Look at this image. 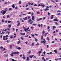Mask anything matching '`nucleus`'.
<instances>
[{"mask_svg":"<svg viewBox=\"0 0 61 61\" xmlns=\"http://www.w3.org/2000/svg\"><path fill=\"white\" fill-rule=\"evenodd\" d=\"M7 11H8L6 9H5V10H4H4H2L1 11V14H2L3 15H4L6 13V12H7ZM3 11V12H2Z\"/></svg>","mask_w":61,"mask_h":61,"instance_id":"1","label":"nucleus"},{"mask_svg":"<svg viewBox=\"0 0 61 61\" xmlns=\"http://www.w3.org/2000/svg\"><path fill=\"white\" fill-rule=\"evenodd\" d=\"M43 45H45V44L46 43V41L45 39H44L43 41L41 42V44H43Z\"/></svg>","mask_w":61,"mask_h":61,"instance_id":"2","label":"nucleus"},{"mask_svg":"<svg viewBox=\"0 0 61 61\" xmlns=\"http://www.w3.org/2000/svg\"><path fill=\"white\" fill-rule=\"evenodd\" d=\"M5 37L6 36H3V38L4 40H7L8 39V38L7 37H6V39H5Z\"/></svg>","mask_w":61,"mask_h":61,"instance_id":"3","label":"nucleus"},{"mask_svg":"<svg viewBox=\"0 0 61 61\" xmlns=\"http://www.w3.org/2000/svg\"><path fill=\"white\" fill-rule=\"evenodd\" d=\"M12 53L11 54H19V52H18V51H17V52H14L13 51L12 52Z\"/></svg>","mask_w":61,"mask_h":61,"instance_id":"4","label":"nucleus"},{"mask_svg":"<svg viewBox=\"0 0 61 61\" xmlns=\"http://www.w3.org/2000/svg\"><path fill=\"white\" fill-rule=\"evenodd\" d=\"M37 20L38 21H39L42 20V18H40L39 19H37Z\"/></svg>","mask_w":61,"mask_h":61,"instance_id":"5","label":"nucleus"},{"mask_svg":"<svg viewBox=\"0 0 61 61\" xmlns=\"http://www.w3.org/2000/svg\"><path fill=\"white\" fill-rule=\"evenodd\" d=\"M33 22L34 21L33 20H31V19H30L28 21V23H30V22Z\"/></svg>","mask_w":61,"mask_h":61,"instance_id":"6","label":"nucleus"},{"mask_svg":"<svg viewBox=\"0 0 61 61\" xmlns=\"http://www.w3.org/2000/svg\"><path fill=\"white\" fill-rule=\"evenodd\" d=\"M20 34H21V35H22V36H25V33H20Z\"/></svg>","mask_w":61,"mask_h":61,"instance_id":"7","label":"nucleus"},{"mask_svg":"<svg viewBox=\"0 0 61 61\" xmlns=\"http://www.w3.org/2000/svg\"><path fill=\"white\" fill-rule=\"evenodd\" d=\"M32 20H34V19H35V18H34V16L33 15H32Z\"/></svg>","mask_w":61,"mask_h":61,"instance_id":"8","label":"nucleus"},{"mask_svg":"<svg viewBox=\"0 0 61 61\" xmlns=\"http://www.w3.org/2000/svg\"><path fill=\"white\" fill-rule=\"evenodd\" d=\"M54 52L56 54H57V50H54Z\"/></svg>","mask_w":61,"mask_h":61,"instance_id":"9","label":"nucleus"},{"mask_svg":"<svg viewBox=\"0 0 61 61\" xmlns=\"http://www.w3.org/2000/svg\"><path fill=\"white\" fill-rule=\"evenodd\" d=\"M29 60H30L29 58L28 57H27V58L26 61H29Z\"/></svg>","mask_w":61,"mask_h":61,"instance_id":"10","label":"nucleus"},{"mask_svg":"<svg viewBox=\"0 0 61 61\" xmlns=\"http://www.w3.org/2000/svg\"><path fill=\"white\" fill-rule=\"evenodd\" d=\"M34 56V55H32V56L30 55L29 56V57H30V58H32Z\"/></svg>","mask_w":61,"mask_h":61,"instance_id":"11","label":"nucleus"},{"mask_svg":"<svg viewBox=\"0 0 61 61\" xmlns=\"http://www.w3.org/2000/svg\"><path fill=\"white\" fill-rule=\"evenodd\" d=\"M7 18H10V15H7Z\"/></svg>","mask_w":61,"mask_h":61,"instance_id":"12","label":"nucleus"},{"mask_svg":"<svg viewBox=\"0 0 61 61\" xmlns=\"http://www.w3.org/2000/svg\"><path fill=\"white\" fill-rule=\"evenodd\" d=\"M41 58H42V60H43L44 61H46V59H45V58H44V57H42Z\"/></svg>","mask_w":61,"mask_h":61,"instance_id":"13","label":"nucleus"},{"mask_svg":"<svg viewBox=\"0 0 61 61\" xmlns=\"http://www.w3.org/2000/svg\"><path fill=\"white\" fill-rule=\"evenodd\" d=\"M54 21H56L57 22H58V20L57 19H54L53 20Z\"/></svg>","mask_w":61,"mask_h":61,"instance_id":"14","label":"nucleus"},{"mask_svg":"<svg viewBox=\"0 0 61 61\" xmlns=\"http://www.w3.org/2000/svg\"><path fill=\"white\" fill-rule=\"evenodd\" d=\"M12 7L14 8L15 7V6L14 5V4H13L12 5Z\"/></svg>","mask_w":61,"mask_h":61,"instance_id":"15","label":"nucleus"},{"mask_svg":"<svg viewBox=\"0 0 61 61\" xmlns=\"http://www.w3.org/2000/svg\"><path fill=\"white\" fill-rule=\"evenodd\" d=\"M44 10L45 11H48V10H49V9L47 8L46 9H45Z\"/></svg>","mask_w":61,"mask_h":61,"instance_id":"16","label":"nucleus"},{"mask_svg":"<svg viewBox=\"0 0 61 61\" xmlns=\"http://www.w3.org/2000/svg\"><path fill=\"white\" fill-rule=\"evenodd\" d=\"M8 27L9 28H10L11 27V24H10L9 25H8Z\"/></svg>","mask_w":61,"mask_h":61,"instance_id":"17","label":"nucleus"},{"mask_svg":"<svg viewBox=\"0 0 61 61\" xmlns=\"http://www.w3.org/2000/svg\"><path fill=\"white\" fill-rule=\"evenodd\" d=\"M24 31L25 32H27L28 31V30L27 29H24Z\"/></svg>","mask_w":61,"mask_h":61,"instance_id":"18","label":"nucleus"},{"mask_svg":"<svg viewBox=\"0 0 61 61\" xmlns=\"http://www.w3.org/2000/svg\"><path fill=\"white\" fill-rule=\"evenodd\" d=\"M22 58H23V59H25V55H23V57H22Z\"/></svg>","mask_w":61,"mask_h":61,"instance_id":"19","label":"nucleus"},{"mask_svg":"<svg viewBox=\"0 0 61 61\" xmlns=\"http://www.w3.org/2000/svg\"><path fill=\"white\" fill-rule=\"evenodd\" d=\"M17 49H18V50H20L21 49V48L19 47L17 48Z\"/></svg>","mask_w":61,"mask_h":61,"instance_id":"20","label":"nucleus"},{"mask_svg":"<svg viewBox=\"0 0 61 61\" xmlns=\"http://www.w3.org/2000/svg\"><path fill=\"white\" fill-rule=\"evenodd\" d=\"M20 23H18V24L17 25V26H19L20 25Z\"/></svg>","mask_w":61,"mask_h":61,"instance_id":"21","label":"nucleus"},{"mask_svg":"<svg viewBox=\"0 0 61 61\" xmlns=\"http://www.w3.org/2000/svg\"><path fill=\"white\" fill-rule=\"evenodd\" d=\"M11 60H12V61H17L16 60H15L13 59H11Z\"/></svg>","mask_w":61,"mask_h":61,"instance_id":"22","label":"nucleus"},{"mask_svg":"<svg viewBox=\"0 0 61 61\" xmlns=\"http://www.w3.org/2000/svg\"><path fill=\"white\" fill-rule=\"evenodd\" d=\"M45 33V31L44 30H43V31L42 32V34H44Z\"/></svg>","mask_w":61,"mask_h":61,"instance_id":"23","label":"nucleus"},{"mask_svg":"<svg viewBox=\"0 0 61 61\" xmlns=\"http://www.w3.org/2000/svg\"><path fill=\"white\" fill-rule=\"evenodd\" d=\"M48 34V33H46L44 35L45 36H46V35Z\"/></svg>","mask_w":61,"mask_h":61,"instance_id":"24","label":"nucleus"},{"mask_svg":"<svg viewBox=\"0 0 61 61\" xmlns=\"http://www.w3.org/2000/svg\"><path fill=\"white\" fill-rule=\"evenodd\" d=\"M45 6V5H41V6L42 7V8H44V7Z\"/></svg>","mask_w":61,"mask_h":61,"instance_id":"25","label":"nucleus"},{"mask_svg":"<svg viewBox=\"0 0 61 61\" xmlns=\"http://www.w3.org/2000/svg\"><path fill=\"white\" fill-rule=\"evenodd\" d=\"M12 45H10V49H12Z\"/></svg>","mask_w":61,"mask_h":61,"instance_id":"26","label":"nucleus"},{"mask_svg":"<svg viewBox=\"0 0 61 61\" xmlns=\"http://www.w3.org/2000/svg\"><path fill=\"white\" fill-rule=\"evenodd\" d=\"M13 55H14V54H10V55L11 56H13Z\"/></svg>","mask_w":61,"mask_h":61,"instance_id":"27","label":"nucleus"},{"mask_svg":"<svg viewBox=\"0 0 61 61\" xmlns=\"http://www.w3.org/2000/svg\"><path fill=\"white\" fill-rule=\"evenodd\" d=\"M20 42H21V41H18V42L17 43V44H20Z\"/></svg>","mask_w":61,"mask_h":61,"instance_id":"28","label":"nucleus"},{"mask_svg":"<svg viewBox=\"0 0 61 61\" xmlns=\"http://www.w3.org/2000/svg\"><path fill=\"white\" fill-rule=\"evenodd\" d=\"M59 58H57L55 59V60L56 61H57V60H59Z\"/></svg>","mask_w":61,"mask_h":61,"instance_id":"29","label":"nucleus"},{"mask_svg":"<svg viewBox=\"0 0 61 61\" xmlns=\"http://www.w3.org/2000/svg\"><path fill=\"white\" fill-rule=\"evenodd\" d=\"M28 19H30V16H28Z\"/></svg>","mask_w":61,"mask_h":61,"instance_id":"30","label":"nucleus"},{"mask_svg":"<svg viewBox=\"0 0 61 61\" xmlns=\"http://www.w3.org/2000/svg\"><path fill=\"white\" fill-rule=\"evenodd\" d=\"M36 46H38V45H39V44L38 42H37V43L36 44Z\"/></svg>","mask_w":61,"mask_h":61,"instance_id":"31","label":"nucleus"},{"mask_svg":"<svg viewBox=\"0 0 61 61\" xmlns=\"http://www.w3.org/2000/svg\"><path fill=\"white\" fill-rule=\"evenodd\" d=\"M19 4H21V1H19Z\"/></svg>","mask_w":61,"mask_h":61,"instance_id":"32","label":"nucleus"},{"mask_svg":"<svg viewBox=\"0 0 61 61\" xmlns=\"http://www.w3.org/2000/svg\"><path fill=\"white\" fill-rule=\"evenodd\" d=\"M31 53V51L30 50L28 52V54H29V53Z\"/></svg>","mask_w":61,"mask_h":61,"instance_id":"33","label":"nucleus"},{"mask_svg":"<svg viewBox=\"0 0 61 61\" xmlns=\"http://www.w3.org/2000/svg\"><path fill=\"white\" fill-rule=\"evenodd\" d=\"M3 48H3V47L2 46H0V49H3Z\"/></svg>","mask_w":61,"mask_h":61,"instance_id":"34","label":"nucleus"},{"mask_svg":"<svg viewBox=\"0 0 61 61\" xmlns=\"http://www.w3.org/2000/svg\"><path fill=\"white\" fill-rule=\"evenodd\" d=\"M11 22V21L10 20H9L8 21V23H10Z\"/></svg>","mask_w":61,"mask_h":61,"instance_id":"35","label":"nucleus"},{"mask_svg":"<svg viewBox=\"0 0 61 61\" xmlns=\"http://www.w3.org/2000/svg\"><path fill=\"white\" fill-rule=\"evenodd\" d=\"M47 38L48 40V41H49V40H50V39H49V38H48V37H47Z\"/></svg>","mask_w":61,"mask_h":61,"instance_id":"36","label":"nucleus"},{"mask_svg":"<svg viewBox=\"0 0 61 61\" xmlns=\"http://www.w3.org/2000/svg\"><path fill=\"white\" fill-rule=\"evenodd\" d=\"M2 23H4V20L3 19L2 20Z\"/></svg>","mask_w":61,"mask_h":61,"instance_id":"37","label":"nucleus"},{"mask_svg":"<svg viewBox=\"0 0 61 61\" xmlns=\"http://www.w3.org/2000/svg\"><path fill=\"white\" fill-rule=\"evenodd\" d=\"M7 34H8V35H9V34L10 33V32H9L8 31H7Z\"/></svg>","mask_w":61,"mask_h":61,"instance_id":"38","label":"nucleus"},{"mask_svg":"<svg viewBox=\"0 0 61 61\" xmlns=\"http://www.w3.org/2000/svg\"><path fill=\"white\" fill-rule=\"evenodd\" d=\"M51 1L53 3H55V2L54 1V0H51Z\"/></svg>","mask_w":61,"mask_h":61,"instance_id":"39","label":"nucleus"},{"mask_svg":"<svg viewBox=\"0 0 61 61\" xmlns=\"http://www.w3.org/2000/svg\"><path fill=\"white\" fill-rule=\"evenodd\" d=\"M42 53L41 51H40L38 52L39 54H40V53Z\"/></svg>","mask_w":61,"mask_h":61,"instance_id":"40","label":"nucleus"},{"mask_svg":"<svg viewBox=\"0 0 61 61\" xmlns=\"http://www.w3.org/2000/svg\"><path fill=\"white\" fill-rule=\"evenodd\" d=\"M56 25H59V24H58V23H57V22H56Z\"/></svg>","mask_w":61,"mask_h":61,"instance_id":"41","label":"nucleus"},{"mask_svg":"<svg viewBox=\"0 0 61 61\" xmlns=\"http://www.w3.org/2000/svg\"><path fill=\"white\" fill-rule=\"evenodd\" d=\"M10 38L11 39H13V37L12 36H10Z\"/></svg>","mask_w":61,"mask_h":61,"instance_id":"42","label":"nucleus"},{"mask_svg":"<svg viewBox=\"0 0 61 61\" xmlns=\"http://www.w3.org/2000/svg\"><path fill=\"white\" fill-rule=\"evenodd\" d=\"M12 10V8H10L9 9V11H10V10Z\"/></svg>","mask_w":61,"mask_h":61,"instance_id":"43","label":"nucleus"},{"mask_svg":"<svg viewBox=\"0 0 61 61\" xmlns=\"http://www.w3.org/2000/svg\"><path fill=\"white\" fill-rule=\"evenodd\" d=\"M41 27H43V25H42V24H41Z\"/></svg>","mask_w":61,"mask_h":61,"instance_id":"44","label":"nucleus"},{"mask_svg":"<svg viewBox=\"0 0 61 61\" xmlns=\"http://www.w3.org/2000/svg\"><path fill=\"white\" fill-rule=\"evenodd\" d=\"M18 8V7H17V6H16V7H15V9H16V10L17 9V8Z\"/></svg>","mask_w":61,"mask_h":61,"instance_id":"45","label":"nucleus"},{"mask_svg":"<svg viewBox=\"0 0 61 61\" xmlns=\"http://www.w3.org/2000/svg\"><path fill=\"white\" fill-rule=\"evenodd\" d=\"M29 9V8L28 7L27 8V9H26V10H28Z\"/></svg>","mask_w":61,"mask_h":61,"instance_id":"46","label":"nucleus"},{"mask_svg":"<svg viewBox=\"0 0 61 61\" xmlns=\"http://www.w3.org/2000/svg\"><path fill=\"white\" fill-rule=\"evenodd\" d=\"M43 36H42L41 37V40H43Z\"/></svg>","mask_w":61,"mask_h":61,"instance_id":"47","label":"nucleus"},{"mask_svg":"<svg viewBox=\"0 0 61 61\" xmlns=\"http://www.w3.org/2000/svg\"><path fill=\"white\" fill-rule=\"evenodd\" d=\"M34 45V43H32V46H33Z\"/></svg>","mask_w":61,"mask_h":61,"instance_id":"48","label":"nucleus"},{"mask_svg":"<svg viewBox=\"0 0 61 61\" xmlns=\"http://www.w3.org/2000/svg\"><path fill=\"white\" fill-rule=\"evenodd\" d=\"M37 13L38 14H40V12L39 11H38L37 12Z\"/></svg>","mask_w":61,"mask_h":61,"instance_id":"49","label":"nucleus"},{"mask_svg":"<svg viewBox=\"0 0 61 61\" xmlns=\"http://www.w3.org/2000/svg\"><path fill=\"white\" fill-rule=\"evenodd\" d=\"M35 41L36 42H37V39H36Z\"/></svg>","mask_w":61,"mask_h":61,"instance_id":"50","label":"nucleus"},{"mask_svg":"<svg viewBox=\"0 0 61 61\" xmlns=\"http://www.w3.org/2000/svg\"><path fill=\"white\" fill-rule=\"evenodd\" d=\"M7 29L8 30L10 31V28H8Z\"/></svg>","mask_w":61,"mask_h":61,"instance_id":"51","label":"nucleus"},{"mask_svg":"<svg viewBox=\"0 0 61 61\" xmlns=\"http://www.w3.org/2000/svg\"><path fill=\"white\" fill-rule=\"evenodd\" d=\"M3 18H5V15L3 16Z\"/></svg>","mask_w":61,"mask_h":61,"instance_id":"52","label":"nucleus"},{"mask_svg":"<svg viewBox=\"0 0 61 61\" xmlns=\"http://www.w3.org/2000/svg\"><path fill=\"white\" fill-rule=\"evenodd\" d=\"M27 17H26L25 18V20H27Z\"/></svg>","mask_w":61,"mask_h":61,"instance_id":"53","label":"nucleus"},{"mask_svg":"<svg viewBox=\"0 0 61 61\" xmlns=\"http://www.w3.org/2000/svg\"><path fill=\"white\" fill-rule=\"evenodd\" d=\"M6 42H7V43H9V41L8 40H7L6 41Z\"/></svg>","mask_w":61,"mask_h":61,"instance_id":"54","label":"nucleus"},{"mask_svg":"<svg viewBox=\"0 0 61 61\" xmlns=\"http://www.w3.org/2000/svg\"><path fill=\"white\" fill-rule=\"evenodd\" d=\"M2 34L3 35H4L5 33V32H2Z\"/></svg>","mask_w":61,"mask_h":61,"instance_id":"55","label":"nucleus"},{"mask_svg":"<svg viewBox=\"0 0 61 61\" xmlns=\"http://www.w3.org/2000/svg\"><path fill=\"white\" fill-rule=\"evenodd\" d=\"M59 12H61V11L60 10H58L57 11V13H59Z\"/></svg>","mask_w":61,"mask_h":61,"instance_id":"56","label":"nucleus"},{"mask_svg":"<svg viewBox=\"0 0 61 61\" xmlns=\"http://www.w3.org/2000/svg\"><path fill=\"white\" fill-rule=\"evenodd\" d=\"M28 3L29 4V5H31V3L30 2H28Z\"/></svg>","mask_w":61,"mask_h":61,"instance_id":"57","label":"nucleus"},{"mask_svg":"<svg viewBox=\"0 0 61 61\" xmlns=\"http://www.w3.org/2000/svg\"><path fill=\"white\" fill-rule=\"evenodd\" d=\"M38 26H39V27H40V24H38Z\"/></svg>","mask_w":61,"mask_h":61,"instance_id":"58","label":"nucleus"},{"mask_svg":"<svg viewBox=\"0 0 61 61\" xmlns=\"http://www.w3.org/2000/svg\"><path fill=\"white\" fill-rule=\"evenodd\" d=\"M21 39H22V40H24V38H23L22 37H21Z\"/></svg>","mask_w":61,"mask_h":61,"instance_id":"59","label":"nucleus"},{"mask_svg":"<svg viewBox=\"0 0 61 61\" xmlns=\"http://www.w3.org/2000/svg\"><path fill=\"white\" fill-rule=\"evenodd\" d=\"M6 36L7 37H9L8 36V35H6Z\"/></svg>","mask_w":61,"mask_h":61,"instance_id":"60","label":"nucleus"},{"mask_svg":"<svg viewBox=\"0 0 61 61\" xmlns=\"http://www.w3.org/2000/svg\"><path fill=\"white\" fill-rule=\"evenodd\" d=\"M47 48H48V47H49V46H48V45H47Z\"/></svg>","mask_w":61,"mask_h":61,"instance_id":"61","label":"nucleus"},{"mask_svg":"<svg viewBox=\"0 0 61 61\" xmlns=\"http://www.w3.org/2000/svg\"><path fill=\"white\" fill-rule=\"evenodd\" d=\"M48 29H49V28H50V27H49V26H48L47 27Z\"/></svg>","mask_w":61,"mask_h":61,"instance_id":"62","label":"nucleus"},{"mask_svg":"<svg viewBox=\"0 0 61 61\" xmlns=\"http://www.w3.org/2000/svg\"><path fill=\"white\" fill-rule=\"evenodd\" d=\"M56 2H58V1L57 0H56Z\"/></svg>","mask_w":61,"mask_h":61,"instance_id":"63","label":"nucleus"},{"mask_svg":"<svg viewBox=\"0 0 61 61\" xmlns=\"http://www.w3.org/2000/svg\"><path fill=\"white\" fill-rule=\"evenodd\" d=\"M28 14H31V12H28Z\"/></svg>","mask_w":61,"mask_h":61,"instance_id":"64","label":"nucleus"}]
</instances>
